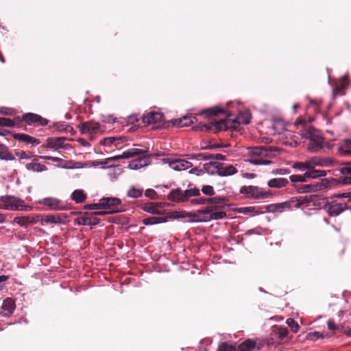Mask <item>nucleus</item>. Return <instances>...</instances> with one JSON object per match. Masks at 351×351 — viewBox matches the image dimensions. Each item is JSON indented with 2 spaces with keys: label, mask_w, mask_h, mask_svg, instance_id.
<instances>
[{
  "label": "nucleus",
  "mask_w": 351,
  "mask_h": 351,
  "mask_svg": "<svg viewBox=\"0 0 351 351\" xmlns=\"http://www.w3.org/2000/svg\"><path fill=\"white\" fill-rule=\"evenodd\" d=\"M80 130L82 133H96L99 130V124L93 121H86L82 123Z\"/></svg>",
  "instance_id": "18"
},
{
  "label": "nucleus",
  "mask_w": 351,
  "mask_h": 351,
  "mask_svg": "<svg viewBox=\"0 0 351 351\" xmlns=\"http://www.w3.org/2000/svg\"><path fill=\"white\" fill-rule=\"evenodd\" d=\"M121 141V138H117L115 137H108L105 138L101 141V144H102L104 146H110L112 144H115V145H117L116 143L117 141L119 143V141Z\"/></svg>",
  "instance_id": "43"
},
{
  "label": "nucleus",
  "mask_w": 351,
  "mask_h": 351,
  "mask_svg": "<svg viewBox=\"0 0 351 351\" xmlns=\"http://www.w3.org/2000/svg\"><path fill=\"white\" fill-rule=\"evenodd\" d=\"M328 328L329 330H335L339 328L338 325H336L332 319H328L327 322Z\"/></svg>",
  "instance_id": "62"
},
{
  "label": "nucleus",
  "mask_w": 351,
  "mask_h": 351,
  "mask_svg": "<svg viewBox=\"0 0 351 351\" xmlns=\"http://www.w3.org/2000/svg\"><path fill=\"white\" fill-rule=\"evenodd\" d=\"M14 308H0V315L2 316H10L12 314Z\"/></svg>",
  "instance_id": "61"
},
{
  "label": "nucleus",
  "mask_w": 351,
  "mask_h": 351,
  "mask_svg": "<svg viewBox=\"0 0 351 351\" xmlns=\"http://www.w3.org/2000/svg\"><path fill=\"white\" fill-rule=\"evenodd\" d=\"M204 215H208V216L206 217V219H204V221H210V220H217L221 219L226 217L227 214L224 211H217L214 210L210 213H201Z\"/></svg>",
  "instance_id": "25"
},
{
  "label": "nucleus",
  "mask_w": 351,
  "mask_h": 351,
  "mask_svg": "<svg viewBox=\"0 0 351 351\" xmlns=\"http://www.w3.org/2000/svg\"><path fill=\"white\" fill-rule=\"evenodd\" d=\"M40 203L49 207L50 210H62L64 207L61 204L60 200L54 197L44 198Z\"/></svg>",
  "instance_id": "14"
},
{
  "label": "nucleus",
  "mask_w": 351,
  "mask_h": 351,
  "mask_svg": "<svg viewBox=\"0 0 351 351\" xmlns=\"http://www.w3.org/2000/svg\"><path fill=\"white\" fill-rule=\"evenodd\" d=\"M15 119H11L5 117H0V126L8 127V128H16L18 127L15 123Z\"/></svg>",
  "instance_id": "40"
},
{
  "label": "nucleus",
  "mask_w": 351,
  "mask_h": 351,
  "mask_svg": "<svg viewBox=\"0 0 351 351\" xmlns=\"http://www.w3.org/2000/svg\"><path fill=\"white\" fill-rule=\"evenodd\" d=\"M0 201L2 203H4L6 206V210H22L23 206L22 203L23 200L20 198L11 196V195H5L1 196L0 197Z\"/></svg>",
  "instance_id": "8"
},
{
  "label": "nucleus",
  "mask_w": 351,
  "mask_h": 351,
  "mask_svg": "<svg viewBox=\"0 0 351 351\" xmlns=\"http://www.w3.org/2000/svg\"><path fill=\"white\" fill-rule=\"evenodd\" d=\"M331 197L334 198H348V202H350V191L346 193H338L334 194Z\"/></svg>",
  "instance_id": "57"
},
{
  "label": "nucleus",
  "mask_w": 351,
  "mask_h": 351,
  "mask_svg": "<svg viewBox=\"0 0 351 351\" xmlns=\"http://www.w3.org/2000/svg\"><path fill=\"white\" fill-rule=\"evenodd\" d=\"M184 215H178L177 213H172L169 217H149L143 219L142 223L145 226H150L165 223L168 221V218L176 219L180 217H184Z\"/></svg>",
  "instance_id": "9"
},
{
  "label": "nucleus",
  "mask_w": 351,
  "mask_h": 351,
  "mask_svg": "<svg viewBox=\"0 0 351 351\" xmlns=\"http://www.w3.org/2000/svg\"><path fill=\"white\" fill-rule=\"evenodd\" d=\"M300 136L306 139L304 142L306 149L311 153H316L322 149L326 143L320 131L308 126L300 131Z\"/></svg>",
  "instance_id": "1"
},
{
  "label": "nucleus",
  "mask_w": 351,
  "mask_h": 351,
  "mask_svg": "<svg viewBox=\"0 0 351 351\" xmlns=\"http://www.w3.org/2000/svg\"><path fill=\"white\" fill-rule=\"evenodd\" d=\"M190 159L208 160H212V154L209 153H199L193 154L189 157Z\"/></svg>",
  "instance_id": "41"
},
{
  "label": "nucleus",
  "mask_w": 351,
  "mask_h": 351,
  "mask_svg": "<svg viewBox=\"0 0 351 351\" xmlns=\"http://www.w3.org/2000/svg\"><path fill=\"white\" fill-rule=\"evenodd\" d=\"M202 192L206 195L212 196L215 195L214 188L210 185H204L202 188Z\"/></svg>",
  "instance_id": "49"
},
{
  "label": "nucleus",
  "mask_w": 351,
  "mask_h": 351,
  "mask_svg": "<svg viewBox=\"0 0 351 351\" xmlns=\"http://www.w3.org/2000/svg\"><path fill=\"white\" fill-rule=\"evenodd\" d=\"M145 195L151 199H157V193L152 189H147L145 192Z\"/></svg>",
  "instance_id": "55"
},
{
  "label": "nucleus",
  "mask_w": 351,
  "mask_h": 351,
  "mask_svg": "<svg viewBox=\"0 0 351 351\" xmlns=\"http://www.w3.org/2000/svg\"><path fill=\"white\" fill-rule=\"evenodd\" d=\"M289 184L287 178H272L267 182V186L270 188L280 189L286 186Z\"/></svg>",
  "instance_id": "22"
},
{
  "label": "nucleus",
  "mask_w": 351,
  "mask_h": 351,
  "mask_svg": "<svg viewBox=\"0 0 351 351\" xmlns=\"http://www.w3.org/2000/svg\"><path fill=\"white\" fill-rule=\"evenodd\" d=\"M85 208H87V209H90V210L101 209L102 208V206H101V199H100L98 203L90 204L86 205V206H85Z\"/></svg>",
  "instance_id": "59"
},
{
  "label": "nucleus",
  "mask_w": 351,
  "mask_h": 351,
  "mask_svg": "<svg viewBox=\"0 0 351 351\" xmlns=\"http://www.w3.org/2000/svg\"><path fill=\"white\" fill-rule=\"evenodd\" d=\"M226 201V198L224 197H209L208 205L206 208L199 210L198 212L210 213L211 211L221 210L225 207Z\"/></svg>",
  "instance_id": "7"
},
{
  "label": "nucleus",
  "mask_w": 351,
  "mask_h": 351,
  "mask_svg": "<svg viewBox=\"0 0 351 351\" xmlns=\"http://www.w3.org/2000/svg\"><path fill=\"white\" fill-rule=\"evenodd\" d=\"M143 210L152 214H160V211L158 210V204L153 202L145 204L143 206Z\"/></svg>",
  "instance_id": "37"
},
{
  "label": "nucleus",
  "mask_w": 351,
  "mask_h": 351,
  "mask_svg": "<svg viewBox=\"0 0 351 351\" xmlns=\"http://www.w3.org/2000/svg\"><path fill=\"white\" fill-rule=\"evenodd\" d=\"M288 330L286 328L278 326H274L271 328V335L274 336L277 341L280 343L287 336Z\"/></svg>",
  "instance_id": "16"
},
{
  "label": "nucleus",
  "mask_w": 351,
  "mask_h": 351,
  "mask_svg": "<svg viewBox=\"0 0 351 351\" xmlns=\"http://www.w3.org/2000/svg\"><path fill=\"white\" fill-rule=\"evenodd\" d=\"M286 324L290 327L293 332L296 333L298 332L300 326L293 319L288 318L286 321Z\"/></svg>",
  "instance_id": "42"
},
{
  "label": "nucleus",
  "mask_w": 351,
  "mask_h": 351,
  "mask_svg": "<svg viewBox=\"0 0 351 351\" xmlns=\"http://www.w3.org/2000/svg\"><path fill=\"white\" fill-rule=\"evenodd\" d=\"M196 118L192 116H184L182 118L176 119L171 121L173 125L183 128L187 127L193 124Z\"/></svg>",
  "instance_id": "17"
},
{
  "label": "nucleus",
  "mask_w": 351,
  "mask_h": 351,
  "mask_svg": "<svg viewBox=\"0 0 351 351\" xmlns=\"http://www.w3.org/2000/svg\"><path fill=\"white\" fill-rule=\"evenodd\" d=\"M12 136L14 139L25 143L27 145H37L40 143V141L34 136L24 133H12Z\"/></svg>",
  "instance_id": "11"
},
{
  "label": "nucleus",
  "mask_w": 351,
  "mask_h": 351,
  "mask_svg": "<svg viewBox=\"0 0 351 351\" xmlns=\"http://www.w3.org/2000/svg\"><path fill=\"white\" fill-rule=\"evenodd\" d=\"M327 187V184L323 181L311 184H303L298 189L299 193H307L322 191Z\"/></svg>",
  "instance_id": "10"
},
{
  "label": "nucleus",
  "mask_w": 351,
  "mask_h": 351,
  "mask_svg": "<svg viewBox=\"0 0 351 351\" xmlns=\"http://www.w3.org/2000/svg\"><path fill=\"white\" fill-rule=\"evenodd\" d=\"M245 161L254 165H267L272 163V149L265 147H249Z\"/></svg>",
  "instance_id": "2"
},
{
  "label": "nucleus",
  "mask_w": 351,
  "mask_h": 351,
  "mask_svg": "<svg viewBox=\"0 0 351 351\" xmlns=\"http://www.w3.org/2000/svg\"><path fill=\"white\" fill-rule=\"evenodd\" d=\"M150 162V158L148 156H143V157L131 160L128 164V167L132 170H137L147 166Z\"/></svg>",
  "instance_id": "13"
},
{
  "label": "nucleus",
  "mask_w": 351,
  "mask_h": 351,
  "mask_svg": "<svg viewBox=\"0 0 351 351\" xmlns=\"http://www.w3.org/2000/svg\"><path fill=\"white\" fill-rule=\"evenodd\" d=\"M148 152L147 149H141L136 148H131L123 152V156L125 159L130 158L136 156L144 155Z\"/></svg>",
  "instance_id": "26"
},
{
  "label": "nucleus",
  "mask_w": 351,
  "mask_h": 351,
  "mask_svg": "<svg viewBox=\"0 0 351 351\" xmlns=\"http://www.w3.org/2000/svg\"><path fill=\"white\" fill-rule=\"evenodd\" d=\"M163 118V114L158 112H149L142 117V122L147 125H154L160 123Z\"/></svg>",
  "instance_id": "12"
},
{
  "label": "nucleus",
  "mask_w": 351,
  "mask_h": 351,
  "mask_svg": "<svg viewBox=\"0 0 351 351\" xmlns=\"http://www.w3.org/2000/svg\"><path fill=\"white\" fill-rule=\"evenodd\" d=\"M237 169L235 167L232 165H228L224 166L223 163H221V167H220L219 176L221 177H226L234 175L237 173Z\"/></svg>",
  "instance_id": "23"
},
{
  "label": "nucleus",
  "mask_w": 351,
  "mask_h": 351,
  "mask_svg": "<svg viewBox=\"0 0 351 351\" xmlns=\"http://www.w3.org/2000/svg\"><path fill=\"white\" fill-rule=\"evenodd\" d=\"M238 212L239 213H242L244 215H255V208L254 207H242L238 209Z\"/></svg>",
  "instance_id": "47"
},
{
  "label": "nucleus",
  "mask_w": 351,
  "mask_h": 351,
  "mask_svg": "<svg viewBox=\"0 0 351 351\" xmlns=\"http://www.w3.org/2000/svg\"><path fill=\"white\" fill-rule=\"evenodd\" d=\"M140 120V118L138 114H132L128 117L127 119V123L128 124H135L136 123L138 122Z\"/></svg>",
  "instance_id": "56"
},
{
  "label": "nucleus",
  "mask_w": 351,
  "mask_h": 351,
  "mask_svg": "<svg viewBox=\"0 0 351 351\" xmlns=\"http://www.w3.org/2000/svg\"><path fill=\"white\" fill-rule=\"evenodd\" d=\"M143 192V189H136L132 186L127 193V195L132 198H138L142 196Z\"/></svg>",
  "instance_id": "39"
},
{
  "label": "nucleus",
  "mask_w": 351,
  "mask_h": 351,
  "mask_svg": "<svg viewBox=\"0 0 351 351\" xmlns=\"http://www.w3.org/2000/svg\"><path fill=\"white\" fill-rule=\"evenodd\" d=\"M200 195V191L197 188L189 189L183 191L184 201L186 202L191 197H198Z\"/></svg>",
  "instance_id": "36"
},
{
  "label": "nucleus",
  "mask_w": 351,
  "mask_h": 351,
  "mask_svg": "<svg viewBox=\"0 0 351 351\" xmlns=\"http://www.w3.org/2000/svg\"><path fill=\"white\" fill-rule=\"evenodd\" d=\"M99 222L100 219L95 215H93V216L89 217V226H95L99 223Z\"/></svg>",
  "instance_id": "63"
},
{
  "label": "nucleus",
  "mask_w": 351,
  "mask_h": 351,
  "mask_svg": "<svg viewBox=\"0 0 351 351\" xmlns=\"http://www.w3.org/2000/svg\"><path fill=\"white\" fill-rule=\"evenodd\" d=\"M256 346V343L251 340L247 339L241 343L235 351H252Z\"/></svg>",
  "instance_id": "31"
},
{
  "label": "nucleus",
  "mask_w": 351,
  "mask_h": 351,
  "mask_svg": "<svg viewBox=\"0 0 351 351\" xmlns=\"http://www.w3.org/2000/svg\"><path fill=\"white\" fill-rule=\"evenodd\" d=\"M1 307H15V302L10 298H7L3 302Z\"/></svg>",
  "instance_id": "54"
},
{
  "label": "nucleus",
  "mask_w": 351,
  "mask_h": 351,
  "mask_svg": "<svg viewBox=\"0 0 351 351\" xmlns=\"http://www.w3.org/2000/svg\"><path fill=\"white\" fill-rule=\"evenodd\" d=\"M101 199L102 208L108 210V213L113 214L124 210L120 208L121 201L117 197H104Z\"/></svg>",
  "instance_id": "6"
},
{
  "label": "nucleus",
  "mask_w": 351,
  "mask_h": 351,
  "mask_svg": "<svg viewBox=\"0 0 351 351\" xmlns=\"http://www.w3.org/2000/svg\"><path fill=\"white\" fill-rule=\"evenodd\" d=\"M15 155L21 160H30L33 158L35 161L38 160L39 158L38 156L34 155L30 152H27L23 150L16 152Z\"/></svg>",
  "instance_id": "32"
},
{
  "label": "nucleus",
  "mask_w": 351,
  "mask_h": 351,
  "mask_svg": "<svg viewBox=\"0 0 351 351\" xmlns=\"http://www.w3.org/2000/svg\"><path fill=\"white\" fill-rule=\"evenodd\" d=\"M223 112H224V110L223 109L218 108L217 107H214V108H208L204 110H202L201 112V114H205L208 117H211L213 116H216L219 113H223Z\"/></svg>",
  "instance_id": "38"
},
{
  "label": "nucleus",
  "mask_w": 351,
  "mask_h": 351,
  "mask_svg": "<svg viewBox=\"0 0 351 351\" xmlns=\"http://www.w3.org/2000/svg\"><path fill=\"white\" fill-rule=\"evenodd\" d=\"M71 198L76 204H80L86 200V195L82 190L77 189L71 193Z\"/></svg>",
  "instance_id": "29"
},
{
  "label": "nucleus",
  "mask_w": 351,
  "mask_h": 351,
  "mask_svg": "<svg viewBox=\"0 0 351 351\" xmlns=\"http://www.w3.org/2000/svg\"><path fill=\"white\" fill-rule=\"evenodd\" d=\"M212 126L214 128L215 132L226 130L229 128L228 121L223 119L215 121Z\"/></svg>",
  "instance_id": "34"
},
{
  "label": "nucleus",
  "mask_w": 351,
  "mask_h": 351,
  "mask_svg": "<svg viewBox=\"0 0 351 351\" xmlns=\"http://www.w3.org/2000/svg\"><path fill=\"white\" fill-rule=\"evenodd\" d=\"M290 173V171L285 168H278L274 169L272 171L273 174H279V175H287Z\"/></svg>",
  "instance_id": "58"
},
{
  "label": "nucleus",
  "mask_w": 351,
  "mask_h": 351,
  "mask_svg": "<svg viewBox=\"0 0 351 351\" xmlns=\"http://www.w3.org/2000/svg\"><path fill=\"white\" fill-rule=\"evenodd\" d=\"M17 121H23L28 125L45 126L48 124L49 121L41 117L40 115L32 112L25 113L21 117H16L15 118Z\"/></svg>",
  "instance_id": "5"
},
{
  "label": "nucleus",
  "mask_w": 351,
  "mask_h": 351,
  "mask_svg": "<svg viewBox=\"0 0 351 351\" xmlns=\"http://www.w3.org/2000/svg\"><path fill=\"white\" fill-rule=\"evenodd\" d=\"M326 175V172L324 170L315 169L314 168L308 169L304 173V177L306 180L310 178H317L324 177Z\"/></svg>",
  "instance_id": "24"
},
{
  "label": "nucleus",
  "mask_w": 351,
  "mask_h": 351,
  "mask_svg": "<svg viewBox=\"0 0 351 351\" xmlns=\"http://www.w3.org/2000/svg\"><path fill=\"white\" fill-rule=\"evenodd\" d=\"M307 163L309 166V169L314 168L315 166H322V162L319 158L313 157L309 160H307Z\"/></svg>",
  "instance_id": "45"
},
{
  "label": "nucleus",
  "mask_w": 351,
  "mask_h": 351,
  "mask_svg": "<svg viewBox=\"0 0 351 351\" xmlns=\"http://www.w3.org/2000/svg\"><path fill=\"white\" fill-rule=\"evenodd\" d=\"M192 204H209V197H199L191 200Z\"/></svg>",
  "instance_id": "51"
},
{
  "label": "nucleus",
  "mask_w": 351,
  "mask_h": 351,
  "mask_svg": "<svg viewBox=\"0 0 351 351\" xmlns=\"http://www.w3.org/2000/svg\"><path fill=\"white\" fill-rule=\"evenodd\" d=\"M251 115L248 112H240L236 118L235 121L239 124L247 125L250 122Z\"/></svg>",
  "instance_id": "33"
},
{
  "label": "nucleus",
  "mask_w": 351,
  "mask_h": 351,
  "mask_svg": "<svg viewBox=\"0 0 351 351\" xmlns=\"http://www.w3.org/2000/svg\"><path fill=\"white\" fill-rule=\"evenodd\" d=\"M25 169L27 171L33 172H42L47 170V167L38 162H29L25 165Z\"/></svg>",
  "instance_id": "27"
},
{
  "label": "nucleus",
  "mask_w": 351,
  "mask_h": 351,
  "mask_svg": "<svg viewBox=\"0 0 351 351\" xmlns=\"http://www.w3.org/2000/svg\"><path fill=\"white\" fill-rule=\"evenodd\" d=\"M290 180L292 182H306V177L304 175H292L289 177Z\"/></svg>",
  "instance_id": "50"
},
{
  "label": "nucleus",
  "mask_w": 351,
  "mask_h": 351,
  "mask_svg": "<svg viewBox=\"0 0 351 351\" xmlns=\"http://www.w3.org/2000/svg\"><path fill=\"white\" fill-rule=\"evenodd\" d=\"M65 141V138L64 137H58V138H48L47 139V147L53 149H58L63 146V143Z\"/></svg>",
  "instance_id": "20"
},
{
  "label": "nucleus",
  "mask_w": 351,
  "mask_h": 351,
  "mask_svg": "<svg viewBox=\"0 0 351 351\" xmlns=\"http://www.w3.org/2000/svg\"><path fill=\"white\" fill-rule=\"evenodd\" d=\"M338 151L342 156L351 155V139H345L343 144L339 147Z\"/></svg>",
  "instance_id": "28"
},
{
  "label": "nucleus",
  "mask_w": 351,
  "mask_h": 351,
  "mask_svg": "<svg viewBox=\"0 0 351 351\" xmlns=\"http://www.w3.org/2000/svg\"><path fill=\"white\" fill-rule=\"evenodd\" d=\"M169 167L175 171H183L192 167L193 164L183 159H178L169 162Z\"/></svg>",
  "instance_id": "15"
},
{
  "label": "nucleus",
  "mask_w": 351,
  "mask_h": 351,
  "mask_svg": "<svg viewBox=\"0 0 351 351\" xmlns=\"http://www.w3.org/2000/svg\"><path fill=\"white\" fill-rule=\"evenodd\" d=\"M292 167L295 169L299 170V171H304L306 169H309V166L307 163V161L304 162H297L293 164Z\"/></svg>",
  "instance_id": "46"
},
{
  "label": "nucleus",
  "mask_w": 351,
  "mask_h": 351,
  "mask_svg": "<svg viewBox=\"0 0 351 351\" xmlns=\"http://www.w3.org/2000/svg\"><path fill=\"white\" fill-rule=\"evenodd\" d=\"M0 113L5 115H13L14 114V110L11 108H1Z\"/></svg>",
  "instance_id": "60"
},
{
  "label": "nucleus",
  "mask_w": 351,
  "mask_h": 351,
  "mask_svg": "<svg viewBox=\"0 0 351 351\" xmlns=\"http://www.w3.org/2000/svg\"><path fill=\"white\" fill-rule=\"evenodd\" d=\"M13 221L21 226H25L29 223H35V221L33 219H31L27 216L16 217L14 218Z\"/></svg>",
  "instance_id": "35"
},
{
  "label": "nucleus",
  "mask_w": 351,
  "mask_h": 351,
  "mask_svg": "<svg viewBox=\"0 0 351 351\" xmlns=\"http://www.w3.org/2000/svg\"><path fill=\"white\" fill-rule=\"evenodd\" d=\"M220 167H221V162L211 161L204 165V169L208 174L219 176Z\"/></svg>",
  "instance_id": "19"
},
{
  "label": "nucleus",
  "mask_w": 351,
  "mask_h": 351,
  "mask_svg": "<svg viewBox=\"0 0 351 351\" xmlns=\"http://www.w3.org/2000/svg\"><path fill=\"white\" fill-rule=\"evenodd\" d=\"M235 346L228 344L226 342L222 343L218 348L217 351H235Z\"/></svg>",
  "instance_id": "44"
},
{
  "label": "nucleus",
  "mask_w": 351,
  "mask_h": 351,
  "mask_svg": "<svg viewBox=\"0 0 351 351\" xmlns=\"http://www.w3.org/2000/svg\"><path fill=\"white\" fill-rule=\"evenodd\" d=\"M89 217H80L75 219L74 222L78 226H89Z\"/></svg>",
  "instance_id": "48"
},
{
  "label": "nucleus",
  "mask_w": 351,
  "mask_h": 351,
  "mask_svg": "<svg viewBox=\"0 0 351 351\" xmlns=\"http://www.w3.org/2000/svg\"><path fill=\"white\" fill-rule=\"evenodd\" d=\"M14 156L10 153L7 146L0 145V160H14Z\"/></svg>",
  "instance_id": "30"
},
{
  "label": "nucleus",
  "mask_w": 351,
  "mask_h": 351,
  "mask_svg": "<svg viewBox=\"0 0 351 351\" xmlns=\"http://www.w3.org/2000/svg\"><path fill=\"white\" fill-rule=\"evenodd\" d=\"M267 345L268 346H274L276 344H279V343L277 341L276 339L270 335V337L267 339Z\"/></svg>",
  "instance_id": "64"
},
{
  "label": "nucleus",
  "mask_w": 351,
  "mask_h": 351,
  "mask_svg": "<svg viewBox=\"0 0 351 351\" xmlns=\"http://www.w3.org/2000/svg\"><path fill=\"white\" fill-rule=\"evenodd\" d=\"M239 192L245 197L253 199H264L271 196V193L257 186H243Z\"/></svg>",
  "instance_id": "3"
},
{
  "label": "nucleus",
  "mask_w": 351,
  "mask_h": 351,
  "mask_svg": "<svg viewBox=\"0 0 351 351\" xmlns=\"http://www.w3.org/2000/svg\"><path fill=\"white\" fill-rule=\"evenodd\" d=\"M325 209L330 217H337L345 210H351V207L346 202H339L332 197H329L326 202Z\"/></svg>",
  "instance_id": "4"
},
{
  "label": "nucleus",
  "mask_w": 351,
  "mask_h": 351,
  "mask_svg": "<svg viewBox=\"0 0 351 351\" xmlns=\"http://www.w3.org/2000/svg\"><path fill=\"white\" fill-rule=\"evenodd\" d=\"M227 145H223V144H208L206 145H202L201 149H217L220 147H224Z\"/></svg>",
  "instance_id": "53"
},
{
  "label": "nucleus",
  "mask_w": 351,
  "mask_h": 351,
  "mask_svg": "<svg viewBox=\"0 0 351 351\" xmlns=\"http://www.w3.org/2000/svg\"><path fill=\"white\" fill-rule=\"evenodd\" d=\"M340 172L343 175L351 176V162H348L340 169Z\"/></svg>",
  "instance_id": "52"
},
{
  "label": "nucleus",
  "mask_w": 351,
  "mask_h": 351,
  "mask_svg": "<svg viewBox=\"0 0 351 351\" xmlns=\"http://www.w3.org/2000/svg\"><path fill=\"white\" fill-rule=\"evenodd\" d=\"M167 199L175 202H184L183 197V191L179 188L173 189L167 195Z\"/></svg>",
  "instance_id": "21"
}]
</instances>
